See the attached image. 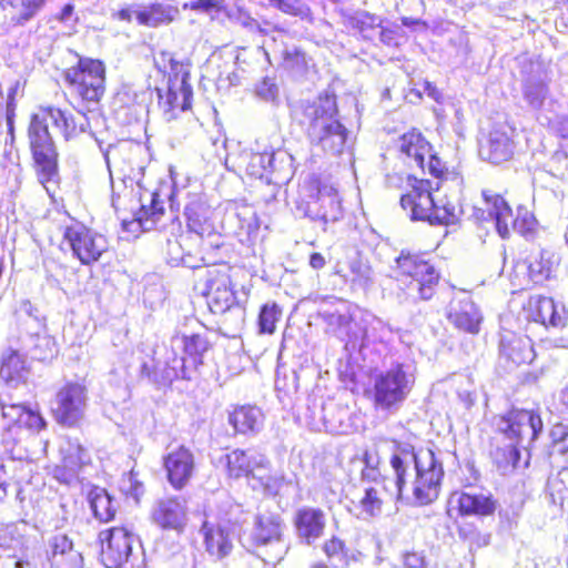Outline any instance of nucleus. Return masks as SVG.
Returning <instances> with one entry per match:
<instances>
[{
	"label": "nucleus",
	"mask_w": 568,
	"mask_h": 568,
	"mask_svg": "<svg viewBox=\"0 0 568 568\" xmlns=\"http://www.w3.org/2000/svg\"><path fill=\"white\" fill-rule=\"evenodd\" d=\"M392 443L394 450L389 456V466L394 477H389V486L403 495L410 464H414L416 476L413 495L416 503L420 506L434 503L439 497L444 479L443 465L435 453L432 449L417 450L414 445L398 439H392Z\"/></svg>",
	"instance_id": "nucleus-1"
},
{
	"label": "nucleus",
	"mask_w": 568,
	"mask_h": 568,
	"mask_svg": "<svg viewBox=\"0 0 568 568\" xmlns=\"http://www.w3.org/2000/svg\"><path fill=\"white\" fill-rule=\"evenodd\" d=\"M301 124L311 144L324 151L341 153L348 131L339 120L337 97L333 92H321L313 100L300 104Z\"/></svg>",
	"instance_id": "nucleus-2"
},
{
	"label": "nucleus",
	"mask_w": 568,
	"mask_h": 568,
	"mask_svg": "<svg viewBox=\"0 0 568 568\" xmlns=\"http://www.w3.org/2000/svg\"><path fill=\"white\" fill-rule=\"evenodd\" d=\"M400 184L399 205L407 212L412 221L427 222L430 225H449L457 220L455 207L448 203H440L435 199L439 183L429 179L418 178L408 173L398 175Z\"/></svg>",
	"instance_id": "nucleus-3"
},
{
	"label": "nucleus",
	"mask_w": 568,
	"mask_h": 568,
	"mask_svg": "<svg viewBox=\"0 0 568 568\" xmlns=\"http://www.w3.org/2000/svg\"><path fill=\"white\" fill-rule=\"evenodd\" d=\"M62 79L74 100L75 109L97 111L106 94V65L104 61L80 55L62 70Z\"/></svg>",
	"instance_id": "nucleus-4"
},
{
	"label": "nucleus",
	"mask_w": 568,
	"mask_h": 568,
	"mask_svg": "<svg viewBox=\"0 0 568 568\" xmlns=\"http://www.w3.org/2000/svg\"><path fill=\"white\" fill-rule=\"evenodd\" d=\"M164 87L156 88L158 104L170 118L190 110L193 90L190 83V63L176 60L171 53H162Z\"/></svg>",
	"instance_id": "nucleus-5"
},
{
	"label": "nucleus",
	"mask_w": 568,
	"mask_h": 568,
	"mask_svg": "<svg viewBox=\"0 0 568 568\" xmlns=\"http://www.w3.org/2000/svg\"><path fill=\"white\" fill-rule=\"evenodd\" d=\"M235 268L227 262L206 265L195 273V287L202 290L213 314H224L237 304Z\"/></svg>",
	"instance_id": "nucleus-6"
},
{
	"label": "nucleus",
	"mask_w": 568,
	"mask_h": 568,
	"mask_svg": "<svg viewBox=\"0 0 568 568\" xmlns=\"http://www.w3.org/2000/svg\"><path fill=\"white\" fill-rule=\"evenodd\" d=\"M395 274L398 281L413 285L422 301H432L439 292L440 270L425 253L403 250L395 260Z\"/></svg>",
	"instance_id": "nucleus-7"
},
{
	"label": "nucleus",
	"mask_w": 568,
	"mask_h": 568,
	"mask_svg": "<svg viewBox=\"0 0 568 568\" xmlns=\"http://www.w3.org/2000/svg\"><path fill=\"white\" fill-rule=\"evenodd\" d=\"M29 149L38 181L47 189L48 184L59 183V151L48 124L42 116L31 114L28 125Z\"/></svg>",
	"instance_id": "nucleus-8"
},
{
	"label": "nucleus",
	"mask_w": 568,
	"mask_h": 568,
	"mask_svg": "<svg viewBox=\"0 0 568 568\" xmlns=\"http://www.w3.org/2000/svg\"><path fill=\"white\" fill-rule=\"evenodd\" d=\"M183 356H174L172 363L165 362L163 366L156 362L153 367L143 364L141 373L148 377L159 371L168 379H191V374L204 364V354L212 349V343L205 334H191L182 336Z\"/></svg>",
	"instance_id": "nucleus-9"
},
{
	"label": "nucleus",
	"mask_w": 568,
	"mask_h": 568,
	"mask_svg": "<svg viewBox=\"0 0 568 568\" xmlns=\"http://www.w3.org/2000/svg\"><path fill=\"white\" fill-rule=\"evenodd\" d=\"M494 427L504 439L530 446L542 432L544 422L538 410L513 406L494 417Z\"/></svg>",
	"instance_id": "nucleus-10"
},
{
	"label": "nucleus",
	"mask_w": 568,
	"mask_h": 568,
	"mask_svg": "<svg viewBox=\"0 0 568 568\" xmlns=\"http://www.w3.org/2000/svg\"><path fill=\"white\" fill-rule=\"evenodd\" d=\"M88 389L79 382H65L60 386L52 402L51 415L62 427H80L85 417Z\"/></svg>",
	"instance_id": "nucleus-11"
},
{
	"label": "nucleus",
	"mask_w": 568,
	"mask_h": 568,
	"mask_svg": "<svg viewBox=\"0 0 568 568\" xmlns=\"http://www.w3.org/2000/svg\"><path fill=\"white\" fill-rule=\"evenodd\" d=\"M62 239L69 245L73 257L82 265L97 263L110 247L103 234L82 223L65 226Z\"/></svg>",
	"instance_id": "nucleus-12"
},
{
	"label": "nucleus",
	"mask_w": 568,
	"mask_h": 568,
	"mask_svg": "<svg viewBox=\"0 0 568 568\" xmlns=\"http://www.w3.org/2000/svg\"><path fill=\"white\" fill-rule=\"evenodd\" d=\"M9 454V458L0 464V510L9 505L11 490L21 504L32 498L30 466L23 463L21 453Z\"/></svg>",
	"instance_id": "nucleus-13"
},
{
	"label": "nucleus",
	"mask_w": 568,
	"mask_h": 568,
	"mask_svg": "<svg viewBox=\"0 0 568 568\" xmlns=\"http://www.w3.org/2000/svg\"><path fill=\"white\" fill-rule=\"evenodd\" d=\"M227 478L246 480L257 479L261 485L267 486L270 477L257 476L268 466L267 459L255 450L247 448H235L224 454L221 458Z\"/></svg>",
	"instance_id": "nucleus-14"
},
{
	"label": "nucleus",
	"mask_w": 568,
	"mask_h": 568,
	"mask_svg": "<svg viewBox=\"0 0 568 568\" xmlns=\"http://www.w3.org/2000/svg\"><path fill=\"white\" fill-rule=\"evenodd\" d=\"M100 559L106 568H121L132 554L134 534L126 526H114L102 530Z\"/></svg>",
	"instance_id": "nucleus-15"
},
{
	"label": "nucleus",
	"mask_w": 568,
	"mask_h": 568,
	"mask_svg": "<svg viewBox=\"0 0 568 568\" xmlns=\"http://www.w3.org/2000/svg\"><path fill=\"white\" fill-rule=\"evenodd\" d=\"M407 375L400 366L377 375L372 389V400L376 408L390 409L399 405L407 395Z\"/></svg>",
	"instance_id": "nucleus-16"
},
{
	"label": "nucleus",
	"mask_w": 568,
	"mask_h": 568,
	"mask_svg": "<svg viewBox=\"0 0 568 568\" xmlns=\"http://www.w3.org/2000/svg\"><path fill=\"white\" fill-rule=\"evenodd\" d=\"M162 466L172 488L182 490L196 473L195 455L189 446L182 444L163 455Z\"/></svg>",
	"instance_id": "nucleus-17"
},
{
	"label": "nucleus",
	"mask_w": 568,
	"mask_h": 568,
	"mask_svg": "<svg viewBox=\"0 0 568 568\" xmlns=\"http://www.w3.org/2000/svg\"><path fill=\"white\" fill-rule=\"evenodd\" d=\"M355 312L354 304L342 301L335 310L323 315L329 332L346 344H355L366 337V328L356 321Z\"/></svg>",
	"instance_id": "nucleus-18"
},
{
	"label": "nucleus",
	"mask_w": 568,
	"mask_h": 568,
	"mask_svg": "<svg viewBox=\"0 0 568 568\" xmlns=\"http://www.w3.org/2000/svg\"><path fill=\"white\" fill-rule=\"evenodd\" d=\"M91 112L78 109L77 113H72L54 105H43L39 108L36 114L39 118L42 116L44 123L50 119L64 140L71 141L78 139L90 129L88 113Z\"/></svg>",
	"instance_id": "nucleus-19"
},
{
	"label": "nucleus",
	"mask_w": 568,
	"mask_h": 568,
	"mask_svg": "<svg viewBox=\"0 0 568 568\" xmlns=\"http://www.w3.org/2000/svg\"><path fill=\"white\" fill-rule=\"evenodd\" d=\"M498 507V500L491 494L454 491L448 498L446 513L453 516V510L459 517H489Z\"/></svg>",
	"instance_id": "nucleus-20"
},
{
	"label": "nucleus",
	"mask_w": 568,
	"mask_h": 568,
	"mask_svg": "<svg viewBox=\"0 0 568 568\" xmlns=\"http://www.w3.org/2000/svg\"><path fill=\"white\" fill-rule=\"evenodd\" d=\"M308 196L320 203L322 219L335 222L343 216L342 199L335 185L321 176L313 175L305 182Z\"/></svg>",
	"instance_id": "nucleus-21"
},
{
	"label": "nucleus",
	"mask_w": 568,
	"mask_h": 568,
	"mask_svg": "<svg viewBox=\"0 0 568 568\" xmlns=\"http://www.w3.org/2000/svg\"><path fill=\"white\" fill-rule=\"evenodd\" d=\"M368 484L369 486L365 488L358 503L362 513L367 516L381 515L384 510L395 506L403 497L397 489L389 486V477H383L379 481Z\"/></svg>",
	"instance_id": "nucleus-22"
},
{
	"label": "nucleus",
	"mask_w": 568,
	"mask_h": 568,
	"mask_svg": "<svg viewBox=\"0 0 568 568\" xmlns=\"http://www.w3.org/2000/svg\"><path fill=\"white\" fill-rule=\"evenodd\" d=\"M184 215L190 233L200 237H210L217 234L214 211L203 196L193 195L185 205Z\"/></svg>",
	"instance_id": "nucleus-23"
},
{
	"label": "nucleus",
	"mask_w": 568,
	"mask_h": 568,
	"mask_svg": "<svg viewBox=\"0 0 568 568\" xmlns=\"http://www.w3.org/2000/svg\"><path fill=\"white\" fill-rule=\"evenodd\" d=\"M479 154L483 160L499 165L508 162L515 154L511 132L505 128H494L480 143Z\"/></svg>",
	"instance_id": "nucleus-24"
},
{
	"label": "nucleus",
	"mask_w": 568,
	"mask_h": 568,
	"mask_svg": "<svg viewBox=\"0 0 568 568\" xmlns=\"http://www.w3.org/2000/svg\"><path fill=\"white\" fill-rule=\"evenodd\" d=\"M327 525L326 514L318 507L303 506L293 517L297 537L306 544H313L324 536Z\"/></svg>",
	"instance_id": "nucleus-25"
},
{
	"label": "nucleus",
	"mask_w": 568,
	"mask_h": 568,
	"mask_svg": "<svg viewBox=\"0 0 568 568\" xmlns=\"http://www.w3.org/2000/svg\"><path fill=\"white\" fill-rule=\"evenodd\" d=\"M151 518L163 530L182 532L187 520L183 499L178 496L160 499L152 510Z\"/></svg>",
	"instance_id": "nucleus-26"
},
{
	"label": "nucleus",
	"mask_w": 568,
	"mask_h": 568,
	"mask_svg": "<svg viewBox=\"0 0 568 568\" xmlns=\"http://www.w3.org/2000/svg\"><path fill=\"white\" fill-rule=\"evenodd\" d=\"M284 521L274 511L258 513L254 518L250 540L253 547L260 549L280 544L283 539Z\"/></svg>",
	"instance_id": "nucleus-27"
},
{
	"label": "nucleus",
	"mask_w": 568,
	"mask_h": 568,
	"mask_svg": "<svg viewBox=\"0 0 568 568\" xmlns=\"http://www.w3.org/2000/svg\"><path fill=\"white\" fill-rule=\"evenodd\" d=\"M529 446L516 440H507L495 433L489 439L488 455L503 474L511 473L521 466V449Z\"/></svg>",
	"instance_id": "nucleus-28"
},
{
	"label": "nucleus",
	"mask_w": 568,
	"mask_h": 568,
	"mask_svg": "<svg viewBox=\"0 0 568 568\" xmlns=\"http://www.w3.org/2000/svg\"><path fill=\"white\" fill-rule=\"evenodd\" d=\"M526 321L539 323L546 327H562L566 325V316L558 312L551 297L541 295L530 296L523 306Z\"/></svg>",
	"instance_id": "nucleus-29"
},
{
	"label": "nucleus",
	"mask_w": 568,
	"mask_h": 568,
	"mask_svg": "<svg viewBox=\"0 0 568 568\" xmlns=\"http://www.w3.org/2000/svg\"><path fill=\"white\" fill-rule=\"evenodd\" d=\"M2 416L7 420L8 434L18 429L40 433L47 427V422L39 410L22 404L2 405Z\"/></svg>",
	"instance_id": "nucleus-30"
},
{
	"label": "nucleus",
	"mask_w": 568,
	"mask_h": 568,
	"mask_svg": "<svg viewBox=\"0 0 568 568\" xmlns=\"http://www.w3.org/2000/svg\"><path fill=\"white\" fill-rule=\"evenodd\" d=\"M60 453L61 458L52 467V476L60 483L69 484L83 466L90 464V457L79 443H69Z\"/></svg>",
	"instance_id": "nucleus-31"
},
{
	"label": "nucleus",
	"mask_w": 568,
	"mask_h": 568,
	"mask_svg": "<svg viewBox=\"0 0 568 568\" xmlns=\"http://www.w3.org/2000/svg\"><path fill=\"white\" fill-rule=\"evenodd\" d=\"M433 144L416 128L400 134L396 141V151L405 161L413 162L425 171V160Z\"/></svg>",
	"instance_id": "nucleus-32"
},
{
	"label": "nucleus",
	"mask_w": 568,
	"mask_h": 568,
	"mask_svg": "<svg viewBox=\"0 0 568 568\" xmlns=\"http://www.w3.org/2000/svg\"><path fill=\"white\" fill-rule=\"evenodd\" d=\"M205 551L216 560L229 557L233 549V536L231 529L221 524L204 521L201 526Z\"/></svg>",
	"instance_id": "nucleus-33"
},
{
	"label": "nucleus",
	"mask_w": 568,
	"mask_h": 568,
	"mask_svg": "<svg viewBox=\"0 0 568 568\" xmlns=\"http://www.w3.org/2000/svg\"><path fill=\"white\" fill-rule=\"evenodd\" d=\"M203 237L190 233H181L174 242L169 243L172 258L191 268H200L196 262L203 260Z\"/></svg>",
	"instance_id": "nucleus-34"
},
{
	"label": "nucleus",
	"mask_w": 568,
	"mask_h": 568,
	"mask_svg": "<svg viewBox=\"0 0 568 568\" xmlns=\"http://www.w3.org/2000/svg\"><path fill=\"white\" fill-rule=\"evenodd\" d=\"M49 558L58 568H81L83 558L74 549L73 541L67 534H57L49 540Z\"/></svg>",
	"instance_id": "nucleus-35"
},
{
	"label": "nucleus",
	"mask_w": 568,
	"mask_h": 568,
	"mask_svg": "<svg viewBox=\"0 0 568 568\" xmlns=\"http://www.w3.org/2000/svg\"><path fill=\"white\" fill-rule=\"evenodd\" d=\"M500 354L516 366L530 364L535 358L531 341L525 335L513 332L503 336Z\"/></svg>",
	"instance_id": "nucleus-36"
},
{
	"label": "nucleus",
	"mask_w": 568,
	"mask_h": 568,
	"mask_svg": "<svg viewBox=\"0 0 568 568\" xmlns=\"http://www.w3.org/2000/svg\"><path fill=\"white\" fill-rule=\"evenodd\" d=\"M49 0H0V10L13 27H22L34 19Z\"/></svg>",
	"instance_id": "nucleus-37"
},
{
	"label": "nucleus",
	"mask_w": 568,
	"mask_h": 568,
	"mask_svg": "<svg viewBox=\"0 0 568 568\" xmlns=\"http://www.w3.org/2000/svg\"><path fill=\"white\" fill-rule=\"evenodd\" d=\"M447 318L459 331L469 334L479 332L481 316L478 308L468 298L452 302Z\"/></svg>",
	"instance_id": "nucleus-38"
},
{
	"label": "nucleus",
	"mask_w": 568,
	"mask_h": 568,
	"mask_svg": "<svg viewBox=\"0 0 568 568\" xmlns=\"http://www.w3.org/2000/svg\"><path fill=\"white\" fill-rule=\"evenodd\" d=\"M481 196L487 205L489 216L495 220L498 234L506 239L509 236V220L511 219V207L505 201L504 196L490 189L483 190Z\"/></svg>",
	"instance_id": "nucleus-39"
},
{
	"label": "nucleus",
	"mask_w": 568,
	"mask_h": 568,
	"mask_svg": "<svg viewBox=\"0 0 568 568\" xmlns=\"http://www.w3.org/2000/svg\"><path fill=\"white\" fill-rule=\"evenodd\" d=\"M179 14L176 6L163 2H152L140 4L139 26L148 28H159L171 24Z\"/></svg>",
	"instance_id": "nucleus-40"
},
{
	"label": "nucleus",
	"mask_w": 568,
	"mask_h": 568,
	"mask_svg": "<svg viewBox=\"0 0 568 568\" xmlns=\"http://www.w3.org/2000/svg\"><path fill=\"white\" fill-rule=\"evenodd\" d=\"M30 367L26 357L17 349H7L0 361V377L7 384L18 385L27 382Z\"/></svg>",
	"instance_id": "nucleus-41"
},
{
	"label": "nucleus",
	"mask_w": 568,
	"mask_h": 568,
	"mask_svg": "<svg viewBox=\"0 0 568 568\" xmlns=\"http://www.w3.org/2000/svg\"><path fill=\"white\" fill-rule=\"evenodd\" d=\"M229 423L237 434L255 433L262 424V413L256 406H237L229 414Z\"/></svg>",
	"instance_id": "nucleus-42"
},
{
	"label": "nucleus",
	"mask_w": 568,
	"mask_h": 568,
	"mask_svg": "<svg viewBox=\"0 0 568 568\" xmlns=\"http://www.w3.org/2000/svg\"><path fill=\"white\" fill-rule=\"evenodd\" d=\"M88 501L93 516L101 523H109L115 518L118 503L105 488L93 486L88 493Z\"/></svg>",
	"instance_id": "nucleus-43"
},
{
	"label": "nucleus",
	"mask_w": 568,
	"mask_h": 568,
	"mask_svg": "<svg viewBox=\"0 0 568 568\" xmlns=\"http://www.w3.org/2000/svg\"><path fill=\"white\" fill-rule=\"evenodd\" d=\"M274 161V152L264 150L261 152H251L246 156L244 174L250 179L262 180L267 178Z\"/></svg>",
	"instance_id": "nucleus-44"
},
{
	"label": "nucleus",
	"mask_w": 568,
	"mask_h": 568,
	"mask_svg": "<svg viewBox=\"0 0 568 568\" xmlns=\"http://www.w3.org/2000/svg\"><path fill=\"white\" fill-rule=\"evenodd\" d=\"M322 551L331 562H339L342 566H349L356 561L355 554L347 547L346 542L337 536H332L322 545Z\"/></svg>",
	"instance_id": "nucleus-45"
},
{
	"label": "nucleus",
	"mask_w": 568,
	"mask_h": 568,
	"mask_svg": "<svg viewBox=\"0 0 568 568\" xmlns=\"http://www.w3.org/2000/svg\"><path fill=\"white\" fill-rule=\"evenodd\" d=\"M283 316V307L276 302H266L261 305L256 324L258 333L263 335H273L276 332L277 324Z\"/></svg>",
	"instance_id": "nucleus-46"
},
{
	"label": "nucleus",
	"mask_w": 568,
	"mask_h": 568,
	"mask_svg": "<svg viewBox=\"0 0 568 568\" xmlns=\"http://www.w3.org/2000/svg\"><path fill=\"white\" fill-rule=\"evenodd\" d=\"M547 489L552 503L568 515V467H562L548 478Z\"/></svg>",
	"instance_id": "nucleus-47"
},
{
	"label": "nucleus",
	"mask_w": 568,
	"mask_h": 568,
	"mask_svg": "<svg viewBox=\"0 0 568 568\" xmlns=\"http://www.w3.org/2000/svg\"><path fill=\"white\" fill-rule=\"evenodd\" d=\"M361 460L363 463V467L359 476L363 481H379L381 478L387 477L381 471L383 459L377 447L365 448L362 453Z\"/></svg>",
	"instance_id": "nucleus-48"
},
{
	"label": "nucleus",
	"mask_w": 568,
	"mask_h": 568,
	"mask_svg": "<svg viewBox=\"0 0 568 568\" xmlns=\"http://www.w3.org/2000/svg\"><path fill=\"white\" fill-rule=\"evenodd\" d=\"M162 187H156L151 193V200L149 204H142L136 213V220L141 225L151 222L155 224L160 221L164 214V199L162 197Z\"/></svg>",
	"instance_id": "nucleus-49"
},
{
	"label": "nucleus",
	"mask_w": 568,
	"mask_h": 568,
	"mask_svg": "<svg viewBox=\"0 0 568 568\" xmlns=\"http://www.w3.org/2000/svg\"><path fill=\"white\" fill-rule=\"evenodd\" d=\"M459 538L468 544L469 549H479L489 545L490 535L483 532L475 524L465 523L457 527Z\"/></svg>",
	"instance_id": "nucleus-50"
},
{
	"label": "nucleus",
	"mask_w": 568,
	"mask_h": 568,
	"mask_svg": "<svg viewBox=\"0 0 568 568\" xmlns=\"http://www.w3.org/2000/svg\"><path fill=\"white\" fill-rule=\"evenodd\" d=\"M425 169L427 170L429 175L437 180L436 183L439 184L448 180L450 174L453 173L447 163L443 161L442 158L438 156L434 146L430 148L429 153H427L426 155Z\"/></svg>",
	"instance_id": "nucleus-51"
},
{
	"label": "nucleus",
	"mask_w": 568,
	"mask_h": 568,
	"mask_svg": "<svg viewBox=\"0 0 568 568\" xmlns=\"http://www.w3.org/2000/svg\"><path fill=\"white\" fill-rule=\"evenodd\" d=\"M551 454L568 464V426L557 424L551 430Z\"/></svg>",
	"instance_id": "nucleus-52"
},
{
	"label": "nucleus",
	"mask_w": 568,
	"mask_h": 568,
	"mask_svg": "<svg viewBox=\"0 0 568 568\" xmlns=\"http://www.w3.org/2000/svg\"><path fill=\"white\" fill-rule=\"evenodd\" d=\"M537 220L525 209H518L516 216L509 220V227L523 236L531 235L536 232Z\"/></svg>",
	"instance_id": "nucleus-53"
},
{
	"label": "nucleus",
	"mask_w": 568,
	"mask_h": 568,
	"mask_svg": "<svg viewBox=\"0 0 568 568\" xmlns=\"http://www.w3.org/2000/svg\"><path fill=\"white\" fill-rule=\"evenodd\" d=\"M351 26L364 39H369L372 31L378 27V22L374 14L363 12L351 19Z\"/></svg>",
	"instance_id": "nucleus-54"
},
{
	"label": "nucleus",
	"mask_w": 568,
	"mask_h": 568,
	"mask_svg": "<svg viewBox=\"0 0 568 568\" xmlns=\"http://www.w3.org/2000/svg\"><path fill=\"white\" fill-rule=\"evenodd\" d=\"M140 4L138 3H123L118 9L111 12V20L116 23L130 24L135 21L139 24Z\"/></svg>",
	"instance_id": "nucleus-55"
},
{
	"label": "nucleus",
	"mask_w": 568,
	"mask_h": 568,
	"mask_svg": "<svg viewBox=\"0 0 568 568\" xmlns=\"http://www.w3.org/2000/svg\"><path fill=\"white\" fill-rule=\"evenodd\" d=\"M282 63L286 69L301 70L307 65L306 53L301 48L285 50L282 53Z\"/></svg>",
	"instance_id": "nucleus-56"
},
{
	"label": "nucleus",
	"mask_w": 568,
	"mask_h": 568,
	"mask_svg": "<svg viewBox=\"0 0 568 568\" xmlns=\"http://www.w3.org/2000/svg\"><path fill=\"white\" fill-rule=\"evenodd\" d=\"M528 275L531 281L539 282L549 277L551 267L541 256H535L528 262Z\"/></svg>",
	"instance_id": "nucleus-57"
},
{
	"label": "nucleus",
	"mask_w": 568,
	"mask_h": 568,
	"mask_svg": "<svg viewBox=\"0 0 568 568\" xmlns=\"http://www.w3.org/2000/svg\"><path fill=\"white\" fill-rule=\"evenodd\" d=\"M268 2L281 12L293 17H301L308 11L301 0H268Z\"/></svg>",
	"instance_id": "nucleus-58"
},
{
	"label": "nucleus",
	"mask_w": 568,
	"mask_h": 568,
	"mask_svg": "<svg viewBox=\"0 0 568 568\" xmlns=\"http://www.w3.org/2000/svg\"><path fill=\"white\" fill-rule=\"evenodd\" d=\"M183 8L204 13L212 11L221 12L225 9L224 0H193L189 3H184Z\"/></svg>",
	"instance_id": "nucleus-59"
},
{
	"label": "nucleus",
	"mask_w": 568,
	"mask_h": 568,
	"mask_svg": "<svg viewBox=\"0 0 568 568\" xmlns=\"http://www.w3.org/2000/svg\"><path fill=\"white\" fill-rule=\"evenodd\" d=\"M379 39L387 47H399L406 39V34L398 27H383L379 32Z\"/></svg>",
	"instance_id": "nucleus-60"
},
{
	"label": "nucleus",
	"mask_w": 568,
	"mask_h": 568,
	"mask_svg": "<svg viewBox=\"0 0 568 568\" xmlns=\"http://www.w3.org/2000/svg\"><path fill=\"white\" fill-rule=\"evenodd\" d=\"M237 14L239 21L243 28L256 31L258 21L254 17H252L250 11H247L246 9H239Z\"/></svg>",
	"instance_id": "nucleus-61"
},
{
	"label": "nucleus",
	"mask_w": 568,
	"mask_h": 568,
	"mask_svg": "<svg viewBox=\"0 0 568 568\" xmlns=\"http://www.w3.org/2000/svg\"><path fill=\"white\" fill-rule=\"evenodd\" d=\"M425 562L420 556L415 552H408L404 557V568H424Z\"/></svg>",
	"instance_id": "nucleus-62"
},
{
	"label": "nucleus",
	"mask_w": 568,
	"mask_h": 568,
	"mask_svg": "<svg viewBox=\"0 0 568 568\" xmlns=\"http://www.w3.org/2000/svg\"><path fill=\"white\" fill-rule=\"evenodd\" d=\"M16 116V103L13 100L8 101L7 108H6V120H7V126L8 131L11 135H13L14 126H13V119Z\"/></svg>",
	"instance_id": "nucleus-63"
},
{
	"label": "nucleus",
	"mask_w": 568,
	"mask_h": 568,
	"mask_svg": "<svg viewBox=\"0 0 568 568\" xmlns=\"http://www.w3.org/2000/svg\"><path fill=\"white\" fill-rule=\"evenodd\" d=\"M256 31L263 36H267L271 32H282L283 30L276 24H273L271 21L263 20L262 22L258 21Z\"/></svg>",
	"instance_id": "nucleus-64"
}]
</instances>
